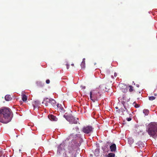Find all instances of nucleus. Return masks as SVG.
<instances>
[{"label":"nucleus","mask_w":157,"mask_h":157,"mask_svg":"<svg viewBox=\"0 0 157 157\" xmlns=\"http://www.w3.org/2000/svg\"><path fill=\"white\" fill-rule=\"evenodd\" d=\"M12 113L9 108H2L0 109V122L6 124L10 122L13 117Z\"/></svg>","instance_id":"f257e3e1"},{"label":"nucleus","mask_w":157,"mask_h":157,"mask_svg":"<svg viewBox=\"0 0 157 157\" xmlns=\"http://www.w3.org/2000/svg\"><path fill=\"white\" fill-rule=\"evenodd\" d=\"M81 144L80 142L78 143L77 141H75L74 144H72L71 146H68V151L65 155V157H76V155L75 154V152Z\"/></svg>","instance_id":"f03ea898"},{"label":"nucleus","mask_w":157,"mask_h":157,"mask_svg":"<svg viewBox=\"0 0 157 157\" xmlns=\"http://www.w3.org/2000/svg\"><path fill=\"white\" fill-rule=\"evenodd\" d=\"M146 131L148 134L153 137L157 135V123L151 122L149 124Z\"/></svg>","instance_id":"7ed1b4c3"},{"label":"nucleus","mask_w":157,"mask_h":157,"mask_svg":"<svg viewBox=\"0 0 157 157\" xmlns=\"http://www.w3.org/2000/svg\"><path fill=\"white\" fill-rule=\"evenodd\" d=\"M101 94L99 92L96 90H93L90 92V98L93 101L98 100Z\"/></svg>","instance_id":"20e7f679"},{"label":"nucleus","mask_w":157,"mask_h":157,"mask_svg":"<svg viewBox=\"0 0 157 157\" xmlns=\"http://www.w3.org/2000/svg\"><path fill=\"white\" fill-rule=\"evenodd\" d=\"M63 117L71 124H76L78 122V118L74 117L73 116L71 115H68L67 113H65Z\"/></svg>","instance_id":"39448f33"},{"label":"nucleus","mask_w":157,"mask_h":157,"mask_svg":"<svg viewBox=\"0 0 157 157\" xmlns=\"http://www.w3.org/2000/svg\"><path fill=\"white\" fill-rule=\"evenodd\" d=\"M93 128L91 126L84 127L82 129V132L86 134H89L92 132Z\"/></svg>","instance_id":"423d86ee"},{"label":"nucleus","mask_w":157,"mask_h":157,"mask_svg":"<svg viewBox=\"0 0 157 157\" xmlns=\"http://www.w3.org/2000/svg\"><path fill=\"white\" fill-rule=\"evenodd\" d=\"M44 102H48V103H51L53 107H55L57 105L56 101L52 98L48 99V98H46L44 99L42 103L43 104Z\"/></svg>","instance_id":"0eeeda50"},{"label":"nucleus","mask_w":157,"mask_h":157,"mask_svg":"<svg viewBox=\"0 0 157 157\" xmlns=\"http://www.w3.org/2000/svg\"><path fill=\"white\" fill-rule=\"evenodd\" d=\"M64 149V143H61L58 147L57 151V154L60 155L63 152V151Z\"/></svg>","instance_id":"6e6552de"},{"label":"nucleus","mask_w":157,"mask_h":157,"mask_svg":"<svg viewBox=\"0 0 157 157\" xmlns=\"http://www.w3.org/2000/svg\"><path fill=\"white\" fill-rule=\"evenodd\" d=\"M48 117L52 121H56L57 120V118L52 114L49 115Z\"/></svg>","instance_id":"1a4fd4ad"},{"label":"nucleus","mask_w":157,"mask_h":157,"mask_svg":"<svg viewBox=\"0 0 157 157\" xmlns=\"http://www.w3.org/2000/svg\"><path fill=\"white\" fill-rule=\"evenodd\" d=\"M57 107L58 108L59 110L62 113H64L65 110L64 109V108L63 107L61 106V105L60 104H58L57 105Z\"/></svg>","instance_id":"9d476101"},{"label":"nucleus","mask_w":157,"mask_h":157,"mask_svg":"<svg viewBox=\"0 0 157 157\" xmlns=\"http://www.w3.org/2000/svg\"><path fill=\"white\" fill-rule=\"evenodd\" d=\"M124 107V108L125 109H124L123 108H121V109L122 111V112L123 113L124 115L126 114L125 112L127 113L128 114L129 113L128 111V109L126 108V104H123Z\"/></svg>","instance_id":"9b49d317"},{"label":"nucleus","mask_w":157,"mask_h":157,"mask_svg":"<svg viewBox=\"0 0 157 157\" xmlns=\"http://www.w3.org/2000/svg\"><path fill=\"white\" fill-rule=\"evenodd\" d=\"M110 148L111 151L112 152H115L116 149V145L115 144H113L110 146Z\"/></svg>","instance_id":"f8f14e48"},{"label":"nucleus","mask_w":157,"mask_h":157,"mask_svg":"<svg viewBox=\"0 0 157 157\" xmlns=\"http://www.w3.org/2000/svg\"><path fill=\"white\" fill-rule=\"evenodd\" d=\"M40 104V102L38 101H34L33 103V105L34 108H36L38 107Z\"/></svg>","instance_id":"ddd939ff"},{"label":"nucleus","mask_w":157,"mask_h":157,"mask_svg":"<svg viewBox=\"0 0 157 157\" xmlns=\"http://www.w3.org/2000/svg\"><path fill=\"white\" fill-rule=\"evenodd\" d=\"M5 99L7 101H9L12 99L10 95H7L5 96Z\"/></svg>","instance_id":"4468645a"},{"label":"nucleus","mask_w":157,"mask_h":157,"mask_svg":"<svg viewBox=\"0 0 157 157\" xmlns=\"http://www.w3.org/2000/svg\"><path fill=\"white\" fill-rule=\"evenodd\" d=\"M27 96L25 94H23L22 96V99L24 101H25L27 99Z\"/></svg>","instance_id":"2eb2a0df"},{"label":"nucleus","mask_w":157,"mask_h":157,"mask_svg":"<svg viewBox=\"0 0 157 157\" xmlns=\"http://www.w3.org/2000/svg\"><path fill=\"white\" fill-rule=\"evenodd\" d=\"M137 144L140 147H143L144 146V144L140 141H138L137 143Z\"/></svg>","instance_id":"dca6fc26"},{"label":"nucleus","mask_w":157,"mask_h":157,"mask_svg":"<svg viewBox=\"0 0 157 157\" xmlns=\"http://www.w3.org/2000/svg\"><path fill=\"white\" fill-rule=\"evenodd\" d=\"M143 112L145 116H147L148 115L149 113V111L147 109H145L143 110Z\"/></svg>","instance_id":"f3484780"},{"label":"nucleus","mask_w":157,"mask_h":157,"mask_svg":"<svg viewBox=\"0 0 157 157\" xmlns=\"http://www.w3.org/2000/svg\"><path fill=\"white\" fill-rule=\"evenodd\" d=\"M99 149H97L95 150V151L94 152V154L95 155H98L99 153Z\"/></svg>","instance_id":"a211bd4d"},{"label":"nucleus","mask_w":157,"mask_h":157,"mask_svg":"<svg viewBox=\"0 0 157 157\" xmlns=\"http://www.w3.org/2000/svg\"><path fill=\"white\" fill-rule=\"evenodd\" d=\"M115 155L114 153H110L108 155L107 157H114Z\"/></svg>","instance_id":"6ab92c4d"},{"label":"nucleus","mask_w":157,"mask_h":157,"mask_svg":"<svg viewBox=\"0 0 157 157\" xmlns=\"http://www.w3.org/2000/svg\"><path fill=\"white\" fill-rule=\"evenodd\" d=\"M81 66L82 69H84L85 67V63L82 62Z\"/></svg>","instance_id":"aec40b11"},{"label":"nucleus","mask_w":157,"mask_h":157,"mask_svg":"<svg viewBox=\"0 0 157 157\" xmlns=\"http://www.w3.org/2000/svg\"><path fill=\"white\" fill-rule=\"evenodd\" d=\"M129 92H132L133 90V87L131 85H130L129 86Z\"/></svg>","instance_id":"412c9836"},{"label":"nucleus","mask_w":157,"mask_h":157,"mask_svg":"<svg viewBox=\"0 0 157 157\" xmlns=\"http://www.w3.org/2000/svg\"><path fill=\"white\" fill-rule=\"evenodd\" d=\"M149 100L150 101H152L155 99V97L154 96L149 97Z\"/></svg>","instance_id":"4be33fe9"},{"label":"nucleus","mask_w":157,"mask_h":157,"mask_svg":"<svg viewBox=\"0 0 157 157\" xmlns=\"http://www.w3.org/2000/svg\"><path fill=\"white\" fill-rule=\"evenodd\" d=\"M127 90L126 89H122V91L124 93L126 92H127Z\"/></svg>","instance_id":"5701e85b"},{"label":"nucleus","mask_w":157,"mask_h":157,"mask_svg":"<svg viewBox=\"0 0 157 157\" xmlns=\"http://www.w3.org/2000/svg\"><path fill=\"white\" fill-rule=\"evenodd\" d=\"M126 120L128 121H129L131 120L132 118L130 117H129V118H127L126 119Z\"/></svg>","instance_id":"b1692460"},{"label":"nucleus","mask_w":157,"mask_h":157,"mask_svg":"<svg viewBox=\"0 0 157 157\" xmlns=\"http://www.w3.org/2000/svg\"><path fill=\"white\" fill-rule=\"evenodd\" d=\"M46 82L47 84H48L50 82V80L49 79H47L46 81Z\"/></svg>","instance_id":"393cba45"},{"label":"nucleus","mask_w":157,"mask_h":157,"mask_svg":"<svg viewBox=\"0 0 157 157\" xmlns=\"http://www.w3.org/2000/svg\"><path fill=\"white\" fill-rule=\"evenodd\" d=\"M48 102H44L43 104H44L46 106H48Z\"/></svg>","instance_id":"a878e982"},{"label":"nucleus","mask_w":157,"mask_h":157,"mask_svg":"<svg viewBox=\"0 0 157 157\" xmlns=\"http://www.w3.org/2000/svg\"><path fill=\"white\" fill-rule=\"evenodd\" d=\"M140 107L139 105L138 104H136L135 105V107L137 108H138Z\"/></svg>","instance_id":"bb28decb"},{"label":"nucleus","mask_w":157,"mask_h":157,"mask_svg":"<svg viewBox=\"0 0 157 157\" xmlns=\"http://www.w3.org/2000/svg\"><path fill=\"white\" fill-rule=\"evenodd\" d=\"M69 67V65L67 64V69H68Z\"/></svg>","instance_id":"cd10ccee"},{"label":"nucleus","mask_w":157,"mask_h":157,"mask_svg":"<svg viewBox=\"0 0 157 157\" xmlns=\"http://www.w3.org/2000/svg\"><path fill=\"white\" fill-rule=\"evenodd\" d=\"M85 58H83L82 59V62H84V63H85Z\"/></svg>","instance_id":"c85d7f7f"},{"label":"nucleus","mask_w":157,"mask_h":157,"mask_svg":"<svg viewBox=\"0 0 157 157\" xmlns=\"http://www.w3.org/2000/svg\"><path fill=\"white\" fill-rule=\"evenodd\" d=\"M117 75V74L116 73H115L114 74V76L115 77H116Z\"/></svg>","instance_id":"c756f323"},{"label":"nucleus","mask_w":157,"mask_h":157,"mask_svg":"<svg viewBox=\"0 0 157 157\" xmlns=\"http://www.w3.org/2000/svg\"><path fill=\"white\" fill-rule=\"evenodd\" d=\"M136 86L138 87H139V84H136Z\"/></svg>","instance_id":"7c9ffc66"},{"label":"nucleus","mask_w":157,"mask_h":157,"mask_svg":"<svg viewBox=\"0 0 157 157\" xmlns=\"http://www.w3.org/2000/svg\"><path fill=\"white\" fill-rule=\"evenodd\" d=\"M116 109H118V107H116Z\"/></svg>","instance_id":"2f4dec72"},{"label":"nucleus","mask_w":157,"mask_h":157,"mask_svg":"<svg viewBox=\"0 0 157 157\" xmlns=\"http://www.w3.org/2000/svg\"><path fill=\"white\" fill-rule=\"evenodd\" d=\"M71 65L72 66H74V64H71Z\"/></svg>","instance_id":"473e14b6"},{"label":"nucleus","mask_w":157,"mask_h":157,"mask_svg":"<svg viewBox=\"0 0 157 157\" xmlns=\"http://www.w3.org/2000/svg\"><path fill=\"white\" fill-rule=\"evenodd\" d=\"M111 77L113 78V76H112Z\"/></svg>","instance_id":"72a5a7b5"},{"label":"nucleus","mask_w":157,"mask_h":157,"mask_svg":"<svg viewBox=\"0 0 157 157\" xmlns=\"http://www.w3.org/2000/svg\"><path fill=\"white\" fill-rule=\"evenodd\" d=\"M1 151H0V156H1Z\"/></svg>","instance_id":"f704fd0d"},{"label":"nucleus","mask_w":157,"mask_h":157,"mask_svg":"<svg viewBox=\"0 0 157 157\" xmlns=\"http://www.w3.org/2000/svg\"><path fill=\"white\" fill-rule=\"evenodd\" d=\"M105 148H106L107 147L106 146H105Z\"/></svg>","instance_id":"c9c22d12"},{"label":"nucleus","mask_w":157,"mask_h":157,"mask_svg":"<svg viewBox=\"0 0 157 157\" xmlns=\"http://www.w3.org/2000/svg\"><path fill=\"white\" fill-rule=\"evenodd\" d=\"M83 88H84V89L85 88V87H83Z\"/></svg>","instance_id":"e433bc0d"},{"label":"nucleus","mask_w":157,"mask_h":157,"mask_svg":"<svg viewBox=\"0 0 157 157\" xmlns=\"http://www.w3.org/2000/svg\"><path fill=\"white\" fill-rule=\"evenodd\" d=\"M83 88H84V89L85 88V87H83Z\"/></svg>","instance_id":"4c0bfd02"},{"label":"nucleus","mask_w":157,"mask_h":157,"mask_svg":"<svg viewBox=\"0 0 157 157\" xmlns=\"http://www.w3.org/2000/svg\"><path fill=\"white\" fill-rule=\"evenodd\" d=\"M155 96H156V94H155Z\"/></svg>","instance_id":"58836bf2"},{"label":"nucleus","mask_w":157,"mask_h":157,"mask_svg":"<svg viewBox=\"0 0 157 157\" xmlns=\"http://www.w3.org/2000/svg\"><path fill=\"white\" fill-rule=\"evenodd\" d=\"M134 84L135 85V83H134Z\"/></svg>","instance_id":"ea45409f"}]
</instances>
